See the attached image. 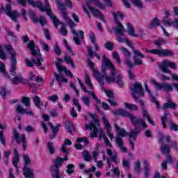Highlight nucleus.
Listing matches in <instances>:
<instances>
[{
	"label": "nucleus",
	"instance_id": "nucleus-1",
	"mask_svg": "<svg viewBox=\"0 0 178 178\" xmlns=\"http://www.w3.org/2000/svg\"><path fill=\"white\" fill-rule=\"evenodd\" d=\"M108 67H110L111 70L110 72V76L108 75L105 76L106 83H108V84H111V83H115V81H116L119 87H121V88H123V87H124V83L122 80L123 79V76H122V75L120 74H118L116 76V74H118V72H116V68H115V66H113V64L112 63V62H111V60H109L106 56H103L102 63V73H105L106 70H108Z\"/></svg>",
	"mask_w": 178,
	"mask_h": 178
},
{
	"label": "nucleus",
	"instance_id": "nucleus-2",
	"mask_svg": "<svg viewBox=\"0 0 178 178\" xmlns=\"http://www.w3.org/2000/svg\"><path fill=\"white\" fill-rule=\"evenodd\" d=\"M27 47L31 50L32 56L36 58V60L34 58L31 59L33 63H34V65L38 64V66L39 67L41 66V60L44 61V58L41 57V50H40V49H38V47L35 46L34 40H31L29 43H28Z\"/></svg>",
	"mask_w": 178,
	"mask_h": 178
},
{
	"label": "nucleus",
	"instance_id": "nucleus-3",
	"mask_svg": "<svg viewBox=\"0 0 178 178\" xmlns=\"http://www.w3.org/2000/svg\"><path fill=\"white\" fill-rule=\"evenodd\" d=\"M170 67V69H173V70H176L177 69V65L174 62L170 61L168 60H164L161 62V64L159 65V69L163 72V73H168V74H171L173 80L178 81V76L175 74L172 73V71L168 68Z\"/></svg>",
	"mask_w": 178,
	"mask_h": 178
},
{
	"label": "nucleus",
	"instance_id": "nucleus-4",
	"mask_svg": "<svg viewBox=\"0 0 178 178\" xmlns=\"http://www.w3.org/2000/svg\"><path fill=\"white\" fill-rule=\"evenodd\" d=\"M136 118L139 119L140 121L138 122H136V124H134L132 123L133 126H134L135 128L134 129L131 130L129 134V137L130 140H134V141H136V140L137 139V136H138V134L141 133V129H140V127H138V126L143 127V129H147V123H145V120H143L140 117H136Z\"/></svg>",
	"mask_w": 178,
	"mask_h": 178
},
{
	"label": "nucleus",
	"instance_id": "nucleus-5",
	"mask_svg": "<svg viewBox=\"0 0 178 178\" xmlns=\"http://www.w3.org/2000/svg\"><path fill=\"white\" fill-rule=\"evenodd\" d=\"M5 48L10 55V59L11 69L10 70V73L12 74V76H15L16 74V65H17V60L16 59V55H17V53L13 50V47H12V45L6 44Z\"/></svg>",
	"mask_w": 178,
	"mask_h": 178
},
{
	"label": "nucleus",
	"instance_id": "nucleus-6",
	"mask_svg": "<svg viewBox=\"0 0 178 178\" xmlns=\"http://www.w3.org/2000/svg\"><path fill=\"white\" fill-rule=\"evenodd\" d=\"M112 113H113V115H115L117 116H122V118H128L130 121L131 123H133L134 124H136V123H138L140 122V118H137V116L129 113L126 110H123V109H118L115 111H111Z\"/></svg>",
	"mask_w": 178,
	"mask_h": 178
},
{
	"label": "nucleus",
	"instance_id": "nucleus-7",
	"mask_svg": "<svg viewBox=\"0 0 178 178\" xmlns=\"http://www.w3.org/2000/svg\"><path fill=\"white\" fill-rule=\"evenodd\" d=\"M131 91H132V97H134L136 102H139L140 97H144V90L139 82L134 83V87L131 88Z\"/></svg>",
	"mask_w": 178,
	"mask_h": 178
},
{
	"label": "nucleus",
	"instance_id": "nucleus-8",
	"mask_svg": "<svg viewBox=\"0 0 178 178\" xmlns=\"http://www.w3.org/2000/svg\"><path fill=\"white\" fill-rule=\"evenodd\" d=\"M113 16L114 17V20L116 23V27L114 29V31L115 34H120L122 33H126L127 31L126 29H124V26L119 22V19H118V16L121 18V20H123V17H124V15L123 13L120 12L113 13Z\"/></svg>",
	"mask_w": 178,
	"mask_h": 178
},
{
	"label": "nucleus",
	"instance_id": "nucleus-9",
	"mask_svg": "<svg viewBox=\"0 0 178 178\" xmlns=\"http://www.w3.org/2000/svg\"><path fill=\"white\" fill-rule=\"evenodd\" d=\"M85 127L86 130H92L93 131L90 133L89 137L90 138H94L95 137H97V134L99 136V138L101 140L102 137H104V131H102V129L101 128H97V126L94 124L92 122H90V124H86Z\"/></svg>",
	"mask_w": 178,
	"mask_h": 178
},
{
	"label": "nucleus",
	"instance_id": "nucleus-10",
	"mask_svg": "<svg viewBox=\"0 0 178 178\" xmlns=\"http://www.w3.org/2000/svg\"><path fill=\"white\" fill-rule=\"evenodd\" d=\"M62 163H63V160L61 157L56 158L54 165L51 166V175L53 178H60L59 168L62 166Z\"/></svg>",
	"mask_w": 178,
	"mask_h": 178
},
{
	"label": "nucleus",
	"instance_id": "nucleus-11",
	"mask_svg": "<svg viewBox=\"0 0 178 178\" xmlns=\"http://www.w3.org/2000/svg\"><path fill=\"white\" fill-rule=\"evenodd\" d=\"M5 13L13 22L17 23V19L20 17V13L16 10H12V5L6 4Z\"/></svg>",
	"mask_w": 178,
	"mask_h": 178
},
{
	"label": "nucleus",
	"instance_id": "nucleus-12",
	"mask_svg": "<svg viewBox=\"0 0 178 178\" xmlns=\"http://www.w3.org/2000/svg\"><path fill=\"white\" fill-rule=\"evenodd\" d=\"M143 51H145V52H149L150 54H153V55H159V56H173L174 53L173 51L169 50V49H152L148 50L147 49H143Z\"/></svg>",
	"mask_w": 178,
	"mask_h": 178
},
{
	"label": "nucleus",
	"instance_id": "nucleus-13",
	"mask_svg": "<svg viewBox=\"0 0 178 178\" xmlns=\"http://www.w3.org/2000/svg\"><path fill=\"white\" fill-rule=\"evenodd\" d=\"M13 139L15 140L17 144H20V143H22V147L24 151H26V149H27V141L26 140L25 134H22L20 136V135L19 134V132H17V131L16 130H14Z\"/></svg>",
	"mask_w": 178,
	"mask_h": 178
},
{
	"label": "nucleus",
	"instance_id": "nucleus-14",
	"mask_svg": "<svg viewBox=\"0 0 178 178\" xmlns=\"http://www.w3.org/2000/svg\"><path fill=\"white\" fill-rule=\"evenodd\" d=\"M164 140L165 136L161 134L159 140V143L161 145L160 151L163 155H167L168 154H170V145L168 144H164Z\"/></svg>",
	"mask_w": 178,
	"mask_h": 178
},
{
	"label": "nucleus",
	"instance_id": "nucleus-15",
	"mask_svg": "<svg viewBox=\"0 0 178 178\" xmlns=\"http://www.w3.org/2000/svg\"><path fill=\"white\" fill-rule=\"evenodd\" d=\"M86 5H87L88 9L92 13V15H93V16H95V17H99L100 20H102V22H104V23H106V21L105 20V17L104 16V14H102V13H101V11H99V10H98L95 8L91 7V4L90 3V1H87Z\"/></svg>",
	"mask_w": 178,
	"mask_h": 178
},
{
	"label": "nucleus",
	"instance_id": "nucleus-16",
	"mask_svg": "<svg viewBox=\"0 0 178 178\" xmlns=\"http://www.w3.org/2000/svg\"><path fill=\"white\" fill-rule=\"evenodd\" d=\"M29 15L31 19H32L33 23L37 24L39 22L40 23L42 27H43V26H45V24H47V19L43 16H40V18L38 19L35 17V13H34L33 10H29Z\"/></svg>",
	"mask_w": 178,
	"mask_h": 178
},
{
	"label": "nucleus",
	"instance_id": "nucleus-17",
	"mask_svg": "<svg viewBox=\"0 0 178 178\" xmlns=\"http://www.w3.org/2000/svg\"><path fill=\"white\" fill-rule=\"evenodd\" d=\"M150 83H152L154 87H157V88H159L160 90H164L165 91H168V92L173 91V87L172 86V85L169 84L168 83L161 84L155 81L154 79H152L150 81Z\"/></svg>",
	"mask_w": 178,
	"mask_h": 178
},
{
	"label": "nucleus",
	"instance_id": "nucleus-18",
	"mask_svg": "<svg viewBox=\"0 0 178 178\" xmlns=\"http://www.w3.org/2000/svg\"><path fill=\"white\" fill-rule=\"evenodd\" d=\"M103 123L106 126V129L107 130V134L109 137V138L113 140V134L111 133L112 127H111V124L109 123V121H108V119H106V116L102 117Z\"/></svg>",
	"mask_w": 178,
	"mask_h": 178
},
{
	"label": "nucleus",
	"instance_id": "nucleus-19",
	"mask_svg": "<svg viewBox=\"0 0 178 178\" xmlns=\"http://www.w3.org/2000/svg\"><path fill=\"white\" fill-rule=\"evenodd\" d=\"M15 76L12 79V83L15 86H17L19 83H22V84H27V80L24 79V78L22 77L20 74L17 75L16 72Z\"/></svg>",
	"mask_w": 178,
	"mask_h": 178
},
{
	"label": "nucleus",
	"instance_id": "nucleus-20",
	"mask_svg": "<svg viewBox=\"0 0 178 178\" xmlns=\"http://www.w3.org/2000/svg\"><path fill=\"white\" fill-rule=\"evenodd\" d=\"M45 7H44V5L42 4V8L40 9V10H41L42 12H47L50 19H52V17H54V15H52V9H51V7L49 6V3H48V0H45Z\"/></svg>",
	"mask_w": 178,
	"mask_h": 178
},
{
	"label": "nucleus",
	"instance_id": "nucleus-21",
	"mask_svg": "<svg viewBox=\"0 0 178 178\" xmlns=\"http://www.w3.org/2000/svg\"><path fill=\"white\" fill-rule=\"evenodd\" d=\"M168 108H170V109H174V111L176 110V108H177V104L172 102V100H170V98L169 97H168V102L165 103V105H163L161 107V109H163V111H168Z\"/></svg>",
	"mask_w": 178,
	"mask_h": 178
},
{
	"label": "nucleus",
	"instance_id": "nucleus-22",
	"mask_svg": "<svg viewBox=\"0 0 178 178\" xmlns=\"http://www.w3.org/2000/svg\"><path fill=\"white\" fill-rule=\"evenodd\" d=\"M23 174L25 178H34V171L27 166H24Z\"/></svg>",
	"mask_w": 178,
	"mask_h": 178
},
{
	"label": "nucleus",
	"instance_id": "nucleus-23",
	"mask_svg": "<svg viewBox=\"0 0 178 178\" xmlns=\"http://www.w3.org/2000/svg\"><path fill=\"white\" fill-rule=\"evenodd\" d=\"M17 112L21 115H25L26 113L29 116H33L34 115L32 111H27V110L24 108L20 104H17Z\"/></svg>",
	"mask_w": 178,
	"mask_h": 178
},
{
	"label": "nucleus",
	"instance_id": "nucleus-24",
	"mask_svg": "<svg viewBox=\"0 0 178 178\" xmlns=\"http://www.w3.org/2000/svg\"><path fill=\"white\" fill-rule=\"evenodd\" d=\"M106 152L108 156H110V159L115 162V165H118V154L116 152H112V149L110 148L106 149Z\"/></svg>",
	"mask_w": 178,
	"mask_h": 178
},
{
	"label": "nucleus",
	"instance_id": "nucleus-25",
	"mask_svg": "<svg viewBox=\"0 0 178 178\" xmlns=\"http://www.w3.org/2000/svg\"><path fill=\"white\" fill-rule=\"evenodd\" d=\"M168 116H171L170 112H169V111H164V115L161 118L163 129H166V127H168L166 122H168H168L170 120H168Z\"/></svg>",
	"mask_w": 178,
	"mask_h": 178
},
{
	"label": "nucleus",
	"instance_id": "nucleus-26",
	"mask_svg": "<svg viewBox=\"0 0 178 178\" xmlns=\"http://www.w3.org/2000/svg\"><path fill=\"white\" fill-rule=\"evenodd\" d=\"M104 76L102 75V74L99 73V71L97 70H94V76L95 77V79L97 80L98 83H99V84H101L102 86H104V78L105 77L106 72L104 73Z\"/></svg>",
	"mask_w": 178,
	"mask_h": 178
},
{
	"label": "nucleus",
	"instance_id": "nucleus-27",
	"mask_svg": "<svg viewBox=\"0 0 178 178\" xmlns=\"http://www.w3.org/2000/svg\"><path fill=\"white\" fill-rule=\"evenodd\" d=\"M56 68L60 73L64 72L65 74H67V76L73 77L72 72H70V70H67V68H66V67H62V65H60L59 64L56 63Z\"/></svg>",
	"mask_w": 178,
	"mask_h": 178
},
{
	"label": "nucleus",
	"instance_id": "nucleus-28",
	"mask_svg": "<svg viewBox=\"0 0 178 178\" xmlns=\"http://www.w3.org/2000/svg\"><path fill=\"white\" fill-rule=\"evenodd\" d=\"M158 26H161V22H159L158 17H156L153 20L151 21L150 24L149 25V29L152 30L154 27H158Z\"/></svg>",
	"mask_w": 178,
	"mask_h": 178
},
{
	"label": "nucleus",
	"instance_id": "nucleus-29",
	"mask_svg": "<svg viewBox=\"0 0 178 178\" xmlns=\"http://www.w3.org/2000/svg\"><path fill=\"white\" fill-rule=\"evenodd\" d=\"M28 5H31L33 6V8H38V9H42V3L41 1H34V0H28Z\"/></svg>",
	"mask_w": 178,
	"mask_h": 178
},
{
	"label": "nucleus",
	"instance_id": "nucleus-30",
	"mask_svg": "<svg viewBox=\"0 0 178 178\" xmlns=\"http://www.w3.org/2000/svg\"><path fill=\"white\" fill-rule=\"evenodd\" d=\"M139 103L140 104L142 108H143V118L145 119H148L149 118V114L148 113V112L147 111V110L145 109V104L144 103V100L143 99H139Z\"/></svg>",
	"mask_w": 178,
	"mask_h": 178
},
{
	"label": "nucleus",
	"instance_id": "nucleus-31",
	"mask_svg": "<svg viewBox=\"0 0 178 178\" xmlns=\"http://www.w3.org/2000/svg\"><path fill=\"white\" fill-rule=\"evenodd\" d=\"M65 128L67 129L69 133L71 134H74V132L76 131V129L74 128V126H73V124L70 122H67L65 123Z\"/></svg>",
	"mask_w": 178,
	"mask_h": 178
},
{
	"label": "nucleus",
	"instance_id": "nucleus-32",
	"mask_svg": "<svg viewBox=\"0 0 178 178\" xmlns=\"http://www.w3.org/2000/svg\"><path fill=\"white\" fill-rule=\"evenodd\" d=\"M127 26L128 29V34L131 35V37H137V35L134 33V28L133 27V25L130 24V22H127Z\"/></svg>",
	"mask_w": 178,
	"mask_h": 178
},
{
	"label": "nucleus",
	"instance_id": "nucleus-33",
	"mask_svg": "<svg viewBox=\"0 0 178 178\" xmlns=\"http://www.w3.org/2000/svg\"><path fill=\"white\" fill-rule=\"evenodd\" d=\"M56 3L58 6V10H60V12L66 11V5L60 2V0H56Z\"/></svg>",
	"mask_w": 178,
	"mask_h": 178
},
{
	"label": "nucleus",
	"instance_id": "nucleus-34",
	"mask_svg": "<svg viewBox=\"0 0 178 178\" xmlns=\"http://www.w3.org/2000/svg\"><path fill=\"white\" fill-rule=\"evenodd\" d=\"M82 156L84 159V161H86V162H90L91 161V154H90V152L87 150H85L82 153Z\"/></svg>",
	"mask_w": 178,
	"mask_h": 178
},
{
	"label": "nucleus",
	"instance_id": "nucleus-35",
	"mask_svg": "<svg viewBox=\"0 0 178 178\" xmlns=\"http://www.w3.org/2000/svg\"><path fill=\"white\" fill-rule=\"evenodd\" d=\"M120 49L126 57V59L131 58V53L126 47H120Z\"/></svg>",
	"mask_w": 178,
	"mask_h": 178
},
{
	"label": "nucleus",
	"instance_id": "nucleus-36",
	"mask_svg": "<svg viewBox=\"0 0 178 178\" xmlns=\"http://www.w3.org/2000/svg\"><path fill=\"white\" fill-rule=\"evenodd\" d=\"M124 106L127 109H129V111H138V107L136 104H131L129 103H124Z\"/></svg>",
	"mask_w": 178,
	"mask_h": 178
},
{
	"label": "nucleus",
	"instance_id": "nucleus-37",
	"mask_svg": "<svg viewBox=\"0 0 178 178\" xmlns=\"http://www.w3.org/2000/svg\"><path fill=\"white\" fill-rule=\"evenodd\" d=\"M56 79L58 83H67V79L63 77V74H56Z\"/></svg>",
	"mask_w": 178,
	"mask_h": 178
},
{
	"label": "nucleus",
	"instance_id": "nucleus-38",
	"mask_svg": "<svg viewBox=\"0 0 178 178\" xmlns=\"http://www.w3.org/2000/svg\"><path fill=\"white\" fill-rule=\"evenodd\" d=\"M131 48L135 56H140V58H145V56L144 54H141V52H140V51L136 49L133 45H131Z\"/></svg>",
	"mask_w": 178,
	"mask_h": 178
},
{
	"label": "nucleus",
	"instance_id": "nucleus-39",
	"mask_svg": "<svg viewBox=\"0 0 178 178\" xmlns=\"http://www.w3.org/2000/svg\"><path fill=\"white\" fill-rule=\"evenodd\" d=\"M22 102L25 105L26 108L30 107L31 99L29 97H24L22 99Z\"/></svg>",
	"mask_w": 178,
	"mask_h": 178
},
{
	"label": "nucleus",
	"instance_id": "nucleus-40",
	"mask_svg": "<svg viewBox=\"0 0 178 178\" xmlns=\"http://www.w3.org/2000/svg\"><path fill=\"white\" fill-rule=\"evenodd\" d=\"M116 35L117 40L119 41V42H124V41H126V38H124V32L117 33Z\"/></svg>",
	"mask_w": 178,
	"mask_h": 178
},
{
	"label": "nucleus",
	"instance_id": "nucleus-41",
	"mask_svg": "<svg viewBox=\"0 0 178 178\" xmlns=\"http://www.w3.org/2000/svg\"><path fill=\"white\" fill-rule=\"evenodd\" d=\"M47 148L51 155H54V154H55V147H54V143L48 142Z\"/></svg>",
	"mask_w": 178,
	"mask_h": 178
},
{
	"label": "nucleus",
	"instance_id": "nucleus-42",
	"mask_svg": "<svg viewBox=\"0 0 178 178\" xmlns=\"http://www.w3.org/2000/svg\"><path fill=\"white\" fill-rule=\"evenodd\" d=\"M131 3L132 5H134L135 6H136L137 8H139L140 9H141V8H143V2L141 1V0H132Z\"/></svg>",
	"mask_w": 178,
	"mask_h": 178
},
{
	"label": "nucleus",
	"instance_id": "nucleus-43",
	"mask_svg": "<svg viewBox=\"0 0 178 178\" xmlns=\"http://www.w3.org/2000/svg\"><path fill=\"white\" fill-rule=\"evenodd\" d=\"M115 143L116 144H118L119 147H123V145H124V143L123 142V140L122 139V138H120V136H116Z\"/></svg>",
	"mask_w": 178,
	"mask_h": 178
},
{
	"label": "nucleus",
	"instance_id": "nucleus-44",
	"mask_svg": "<svg viewBox=\"0 0 178 178\" xmlns=\"http://www.w3.org/2000/svg\"><path fill=\"white\" fill-rule=\"evenodd\" d=\"M113 59L116 60L117 63L120 65V63H122V60L120 59V56H119V54L117 51L113 52Z\"/></svg>",
	"mask_w": 178,
	"mask_h": 178
},
{
	"label": "nucleus",
	"instance_id": "nucleus-45",
	"mask_svg": "<svg viewBox=\"0 0 178 178\" xmlns=\"http://www.w3.org/2000/svg\"><path fill=\"white\" fill-rule=\"evenodd\" d=\"M77 143H84V145H88V143H90L88 141V138L84 137V138H76Z\"/></svg>",
	"mask_w": 178,
	"mask_h": 178
},
{
	"label": "nucleus",
	"instance_id": "nucleus-46",
	"mask_svg": "<svg viewBox=\"0 0 178 178\" xmlns=\"http://www.w3.org/2000/svg\"><path fill=\"white\" fill-rule=\"evenodd\" d=\"M33 102L38 108H40L41 106V99H40V97L38 96H35L33 97Z\"/></svg>",
	"mask_w": 178,
	"mask_h": 178
},
{
	"label": "nucleus",
	"instance_id": "nucleus-47",
	"mask_svg": "<svg viewBox=\"0 0 178 178\" xmlns=\"http://www.w3.org/2000/svg\"><path fill=\"white\" fill-rule=\"evenodd\" d=\"M73 169H74V165L69 164L67 166V170H66L67 173L68 175H72V173H74V170Z\"/></svg>",
	"mask_w": 178,
	"mask_h": 178
},
{
	"label": "nucleus",
	"instance_id": "nucleus-48",
	"mask_svg": "<svg viewBox=\"0 0 178 178\" xmlns=\"http://www.w3.org/2000/svg\"><path fill=\"white\" fill-rule=\"evenodd\" d=\"M169 123L170 124V130H174V131H178V125L175 124L171 119H170Z\"/></svg>",
	"mask_w": 178,
	"mask_h": 178
},
{
	"label": "nucleus",
	"instance_id": "nucleus-49",
	"mask_svg": "<svg viewBox=\"0 0 178 178\" xmlns=\"http://www.w3.org/2000/svg\"><path fill=\"white\" fill-rule=\"evenodd\" d=\"M81 100L83 101L86 106H90V104H91V102L90 101V97L87 96H83L81 97Z\"/></svg>",
	"mask_w": 178,
	"mask_h": 178
},
{
	"label": "nucleus",
	"instance_id": "nucleus-50",
	"mask_svg": "<svg viewBox=\"0 0 178 178\" xmlns=\"http://www.w3.org/2000/svg\"><path fill=\"white\" fill-rule=\"evenodd\" d=\"M154 44L156 45V47H161L162 44H166V41H165L163 38H159L157 40H154Z\"/></svg>",
	"mask_w": 178,
	"mask_h": 178
},
{
	"label": "nucleus",
	"instance_id": "nucleus-51",
	"mask_svg": "<svg viewBox=\"0 0 178 178\" xmlns=\"http://www.w3.org/2000/svg\"><path fill=\"white\" fill-rule=\"evenodd\" d=\"M51 19L53 22V24L54 25V27L56 29H58V26H59V24H60V22H59V19H58V17H56V16H54Z\"/></svg>",
	"mask_w": 178,
	"mask_h": 178
},
{
	"label": "nucleus",
	"instance_id": "nucleus-52",
	"mask_svg": "<svg viewBox=\"0 0 178 178\" xmlns=\"http://www.w3.org/2000/svg\"><path fill=\"white\" fill-rule=\"evenodd\" d=\"M89 95H91L95 101L97 102L98 104H101V99H99L98 97H97V95H95V93L92 91H88L86 92Z\"/></svg>",
	"mask_w": 178,
	"mask_h": 178
},
{
	"label": "nucleus",
	"instance_id": "nucleus-53",
	"mask_svg": "<svg viewBox=\"0 0 178 178\" xmlns=\"http://www.w3.org/2000/svg\"><path fill=\"white\" fill-rule=\"evenodd\" d=\"M92 1V2H95L96 6H98V8H99V9H105V5L102 4L101 2H99V0H91Z\"/></svg>",
	"mask_w": 178,
	"mask_h": 178
},
{
	"label": "nucleus",
	"instance_id": "nucleus-54",
	"mask_svg": "<svg viewBox=\"0 0 178 178\" xmlns=\"http://www.w3.org/2000/svg\"><path fill=\"white\" fill-rule=\"evenodd\" d=\"M24 161V166H27V165H30L31 163V161L30 160V157L28 155L24 154L23 156Z\"/></svg>",
	"mask_w": 178,
	"mask_h": 178
},
{
	"label": "nucleus",
	"instance_id": "nucleus-55",
	"mask_svg": "<svg viewBox=\"0 0 178 178\" xmlns=\"http://www.w3.org/2000/svg\"><path fill=\"white\" fill-rule=\"evenodd\" d=\"M0 142L1 144H3V145H6L5 136H3V131H0Z\"/></svg>",
	"mask_w": 178,
	"mask_h": 178
},
{
	"label": "nucleus",
	"instance_id": "nucleus-56",
	"mask_svg": "<svg viewBox=\"0 0 178 178\" xmlns=\"http://www.w3.org/2000/svg\"><path fill=\"white\" fill-rule=\"evenodd\" d=\"M74 105L77 107L79 112H81V106L80 105V103L79 102V99L74 98L73 99Z\"/></svg>",
	"mask_w": 178,
	"mask_h": 178
},
{
	"label": "nucleus",
	"instance_id": "nucleus-57",
	"mask_svg": "<svg viewBox=\"0 0 178 178\" xmlns=\"http://www.w3.org/2000/svg\"><path fill=\"white\" fill-rule=\"evenodd\" d=\"M135 172L136 173H140V172H141V164L140 163V161H137L135 163Z\"/></svg>",
	"mask_w": 178,
	"mask_h": 178
},
{
	"label": "nucleus",
	"instance_id": "nucleus-58",
	"mask_svg": "<svg viewBox=\"0 0 178 178\" xmlns=\"http://www.w3.org/2000/svg\"><path fill=\"white\" fill-rule=\"evenodd\" d=\"M85 82L86 83L87 86L92 88V83H91V79H90V76L87 74L86 75Z\"/></svg>",
	"mask_w": 178,
	"mask_h": 178
},
{
	"label": "nucleus",
	"instance_id": "nucleus-59",
	"mask_svg": "<svg viewBox=\"0 0 178 178\" xmlns=\"http://www.w3.org/2000/svg\"><path fill=\"white\" fill-rule=\"evenodd\" d=\"M105 48L108 51H112L113 49V43L112 42H107L105 44Z\"/></svg>",
	"mask_w": 178,
	"mask_h": 178
},
{
	"label": "nucleus",
	"instance_id": "nucleus-60",
	"mask_svg": "<svg viewBox=\"0 0 178 178\" xmlns=\"http://www.w3.org/2000/svg\"><path fill=\"white\" fill-rule=\"evenodd\" d=\"M117 136H119L120 138H122V137H127V136H129V134H127L126 130L121 129Z\"/></svg>",
	"mask_w": 178,
	"mask_h": 178
},
{
	"label": "nucleus",
	"instance_id": "nucleus-61",
	"mask_svg": "<svg viewBox=\"0 0 178 178\" xmlns=\"http://www.w3.org/2000/svg\"><path fill=\"white\" fill-rule=\"evenodd\" d=\"M134 64L136 65H143V60L140 58H137V56H134Z\"/></svg>",
	"mask_w": 178,
	"mask_h": 178
},
{
	"label": "nucleus",
	"instance_id": "nucleus-62",
	"mask_svg": "<svg viewBox=\"0 0 178 178\" xmlns=\"http://www.w3.org/2000/svg\"><path fill=\"white\" fill-rule=\"evenodd\" d=\"M60 32L62 35H67V29H66V26L65 24H63L61 26Z\"/></svg>",
	"mask_w": 178,
	"mask_h": 178
},
{
	"label": "nucleus",
	"instance_id": "nucleus-63",
	"mask_svg": "<svg viewBox=\"0 0 178 178\" xmlns=\"http://www.w3.org/2000/svg\"><path fill=\"white\" fill-rule=\"evenodd\" d=\"M104 91L107 97L109 98V99L112 98H115V95L113 94V92H112L111 90H104Z\"/></svg>",
	"mask_w": 178,
	"mask_h": 178
},
{
	"label": "nucleus",
	"instance_id": "nucleus-64",
	"mask_svg": "<svg viewBox=\"0 0 178 178\" xmlns=\"http://www.w3.org/2000/svg\"><path fill=\"white\" fill-rule=\"evenodd\" d=\"M66 22L71 29H73V27H76V23H74V22H73L72 19L68 18V19H67Z\"/></svg>",
	"mask_w": 178,
	"mask_h": 178
}]
</instances>
